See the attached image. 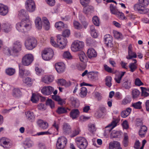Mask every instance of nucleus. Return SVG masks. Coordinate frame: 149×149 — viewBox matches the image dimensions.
Returning <instances> with one entry per match:
<instances>
[{
	"label": "nucleus",
	"instance_id": "53",
	"mask_svg": "<svg viewBox=\"0 0 149 149\" xmlns=\"http://www.w3.org/2000/svg\"><path fill=\"white\" fill-rule=\"evenodd\" d=\"M62 36L64 38L68 37L70 34V31L69 29H66L62 32Z\"/></svg>",
	"mask_w": 149,
	"mask_h": 149
},
{
	"label": "nucleus",
	"instance_id": "45",
	"mask_svg": "<svg viewBox=\"0 0 149 149\" xmlns=\"http://www.w3.org/2000/svg\"><path fill=\"white\" fill-rule=\"evenodd\" d=\"M123 143L125 147H126L128 146L129 143L128 136L127 133L124 134V138L123 141Z\"/></svg>",
	"mask_w": 149,
	"mask_h": 149
},
{
	"label": "nucleus",
	"instance_id": "39",
	"mask_svg": "<svg viewBox=\"0 0 149 149\" xmlns=\"http://www.w3.org/2000/svg\"><path fill=\"white\" fill-rule=\"evenodd\" d=\"M132 94L133 98H138L140 94V92L137 89H134L132 90Z\"/></svg>",
	"mask_w": 149,
	"mask_h": 149
},
{
	"label": "nucleus",
	"instance_id": "27",
	"mask_svg": "<svg viewBox=\"0 0 149 149\" xmlns=\"http://www.w3.org/2000/svg\"><path fill=\"white\" fill-rule=\"evenodd\" d=\"M25 114L27 119L30 121L33 122L35 119V117L33 113L30 111L25 112Z\"/></svg>",
	"mask_w": 149,
	"mask_h": 149
},
{
	"label": "nucleus",
	"instance_id": "62",
	"mask_svg": "<svg viewBox=\"0 0 149 149\" xmlns=\"http://www.w3.org/2000/svg\"><path fill=\"white\" fill-rule=\"evenodd\" d=\"M104 68L105 70L108 72L111 73L113 72L112 69L110 68L106 64L104 65Z\"/></svg>",
	"mask_w": 149,
	"mask_h": 149
},
{
	"label": "nucleus",
	"instance_id": "54",
	"mask_svg": "<svg viewBox=\"0 0 149 149\" xmlns=\"http://www.w3.org/2000/svg\"><path fill=\"white\" fill-rule=\"evenodd\" d=\"M93 22L95 25L98 26L99 25V19L97 16H95L93 18Z\"/></svg>",
	"mask_w": 149,
	"mask_h": 149
},
{
	"label": "nucleus",
	"instance_id": "51",
	"mask_svg": "<svg viewBox=\"0 0 149 149\" xmlns=\"http://www.w3.org/2000/svg\"><path fill=\"white\" fill-rule=\"evenodd\" d=\"M46 105L49 106L52 109L54 107V102L51 99H48L46 102Z\"/></svg>",
	"mask_w": 149,
	"mask_h": 149
},
{
	"label": "nucleus",
	"instance_id": "29",
	"mask_svg": "<svg viewBox=\"0 0 149 149\" xmlns=\"http://www.w3.org/2000/svg\"><path fill=\"white\" fill-rule=\"evenodd\" d=\"M70 111V109L67 107H58L56 111V112L58 114H60L65 113L68 112V111Z\"/></svg>",
	"mask_w": 149,
	"mask_h": 149
},
{
	"label": "nucleus",
	"instance_id": "56",
	"mask_svg": "<svg viewBox=\"0 0 149 149\" xmlns=\"http://www.w3.org/2000/svg\"><path fill=\"white\" fill-rule=\"evenodd\" d=\"M110 8L111 13L112 14L115 15L117 12V11L116 10V7L113 5L111 4Z\"/></svg>",
	"mask_w": 149,
	"mask_h": 149
},
{
	"label": "nucleus",
	"instance_id": "42",
	"mask_svg": "<svg viewBox=\"0 0 149 149\" xmlns=\"http://www.w3.org/2000/svg\"><path fill=\"white\" fill-rule=\"evenodd\" d=\"M111 80L112 77L111 76H107L106 77L105 79V84L109 87L111 86Z\"/></svg>",
	"mask_w": 149,
	"mask_h": 149
},
{
	"label": "nucleus",
	"instance_id": "14",
	"mask_svg": "<svg viewBox=\"0 0 149 149\" xmlns=\"http://www.w3.org/2000/svg\"><path fill=\"white\" fill-rule=\"evenodd\" d=\"M54 90V88L51 86H45L42 88L41 92L43 94L48 95L51 94Z\"/></svg>",
	"mask_w": 149,
	"mask_h": 149
},
{
	"label": "nucleus",
	"instance_id": "30",
	"mask_svg": "<svg viewBox=\"0 0 149 149\" xmlns=\"http://www.w3.org/2000/svg\"><path fill=\"white\" fill-rule=\"evenodd\" d=\"M122 133L120 131L113 130L111 133V138H120L122 136Z\"/></svg>",
	"mask_w": 149,
	"mask_h": 149
},
{
	"label": "nucleus",
	"instance_id": "57",
	"mask_svg": "<svg viewBox=\"0 0 149 149\" xmlns=\"http://www.w3.org/2000/svg\"><path fill=\"white\" fill-rule=\"evenodd\" d=\"M86 67V65L84 62H82L79 64L77 66L78 69L79 70H83Z\"/></svg>",
	"mask_w": 149,
	"mask_h": 149
},
{
	"label": "nucleus",
	"instance_id": "15",
	"mask_svg": "<svg viewBox=\"0 0 149 149\" xmlns=\"http://www.w3.org/2000/svg\"><path fill=\"white\" fill-rule=\"evenodd\" d=\"M55 67L56 71L59 73L63 72L65 68V65L63 62L58 63L56 64Z\"/></svg>",
	"mask_w": 149,
	"mask_h": 149
},
{
	"label": "nucleus",
	"instance_id": "38",
	"mask_svg": "<svg viewBox=\"0 0 149 149\" xmlns=\"http://www.w3.org/2000/svg\"><path fill=\"white\" fill-rule=\"evenodd\" d=\"M58 83L62 86H65L68 87L71 85L70 82H67L65 80L63 79H60L58 80Z\"/></svg>",
	"mask_w": 149,
	"mask_h": 149
},
{
	"label": "nucleus",
	"instance_id": "58",
	"mask_svg": "<svg viewBox=\"0 0 149 149\" xmlns=\"http://www.w3.org/2000/svg\"><path fill=\"white\" fill-rule=\"evenodd\" d=\"M73 24L74 27L75 28L80 29H82V26L77 21H74Z\"/></svg>",
	"mask_w": 149,
	"mask_h": 149
},
{
	"label": "nucleus",
	"instance_id": "13",
	"mask_svg": "<svg viewBox=\"0 0 149 149\" xmlns=\"http://www.w3.org/2000/svg\"><path fill=\"white\" fill-rule=\"evenodd\" d=\"M18 15L19 18L22 20H25L26 21H30L29 19V16L27 12H26L24 10L22 9L19 11Z\"/></svg>",
	"mask_w": 149,
	"mask_h": 149
},
{
	"label": "nucleus",
	"instance_id": "1",
	"mask_svg": "<svg viewBox=\"0 0 149 149\" xmlns=\"http://www.w3.org/2000/svg\"><path fill=\"white\" fill-rule=\"evenodd\" d=\"M17 29L22 32H26L29 31L31 27V23L30 21H26L22 20L21 22L17 23L16 26Z\"/></svg>",
	"mask_w": 149,
	"mask_h": 149
},
{
	"label": "nucleus",
	"instance_id": "19",
	"mask_svg": "<svg viewBox=\"0 0 149 149\" xmlns=\"http://www.w3.org/2000/svg\"><path fill=\"white\" fill-rule=\"evenodd\" d=\"M63 130L65 134H68L71 133V128L69 124L65 123L63 125Z\"/></svg>",
	"mask_w": 149,
	"mask_h": 149
},
{
	"label": "nucleus",
	"instance_id": "36",
	"mask_svg": "<svg viewBox=\"0 0 149 149\" xmlns=\"http://www.w3.org/2000/svg\"><path fill=\"white\" fill-rule=\"evenodd\" d=\"M16 72V70L15 68H9L5 70V72L7 75L11 76L15 74Z\"/></svg>",
	"mask_w": 149,
	"mask_h": 149
},
{
	"label": "nucleus",
	"instance_id": "43",
	"mask_svg": "<svg viewBox=\"0 0 149 149\" xmlns=\"http://www.w3.org/2000/svg\"><path fill=\"white\" fill-rule=\"evenodd\" d=\"M84 6L85 7L83 8V12L86 14L92 11L93 10V7L89 5L86 6V5H85Z\"/></svg>",
	"mask_w": 149,
	"mask_h": 149
},
{
	"label": "nucleus",
	"instance_id": "37",
	"mask_svg": "<svg viewBox=\"0 0 149 149\" xmlns=\"http://www.w3.org/2000/svg\"><path fill=\"white\" fill-rule=\"evenodd\" d=\"M35 25L36 28L38 29H40L42 28V24L41 19L40 18L37 17L35 21Z\"/></svg>",
	"mask_w": 149,
	"mask_h": 149
},
{
	"label": "nucleus",
	"instance_id": "16",
	"mask_svg": "<svg viewBox=\"0 0 149 149\" xmlns=\"http://www.w3.org/2000/svg\"><path fill=\"white\" fill-rule=\"evenodd\" d=\"M132 45H130L128 47V56H127L126 58L128 59H130L132 58H136L137 55L136 53L132 51Z\"/></svg>",
	"mask_w": 149,
	"mask_h": 149
},
{
	"label": "nucleus",
	"instance_id": "60",
	"mask_svg": "<svg viewBox=\"0 0 149 149\" xmlns=\"http://www.w3.org/2000/svg\"><path fill=\"white\" fill-rule=\"evenodd\" d=\"M115 15H117L118 18L121 19H124L125 18L124 14L118 11L117 13L115 14Z\"/></svg>",
	"mask_w": 149,
	"mask_h": 149
},
{
	"label": "nucleus",
	"instance_id": "22",
	"mask_svg": "<svg viewBox=\"0 0 149 149\" xmlns=\"http://www.w3.org/2000/svg\"><path fill=\"white\" fill-rule=\"evenodd\" d=\"M87 55L89 58L96 57L97 56V53L93 48H91L88 49L87 52Z\"/></svg>",
	"mask_w": 149,
	"mask_h": 149
},
{
	"label": "nucleus",
	"instance_id": "41",
	"mask_svg": "<svg viewBox=\"0 0 149 149\" xmlns=\"http://www.w3.org/2000/svg\"><path fill=\"white\" fill-rule=\"evenodd\" d=\"M80 92L79 95L82 97H85L86 95L87 92V88L85 87H82L80 89Z\"/></svg>",
	"mask_w": 149,
	"mask_h": 149
},
{
	"label": "nucleus",
	"instance_id": "20",
	"mask_svg": "<svg viewBox=\"0 0 149 149\" xmlns=\"http://www.w3.org/2000/svg\"><path fill=\"white\" fill-rule=\"evenodd\" d=\"M37 124L40 128L43 130L47 129L48 127V124L47 122L41 119H39L37 121Z\"/></svg>",
	"mask_w": 149,
	"mask_h": 149
},
{
	"label": "nucleus",
	"instance_id": "46",
	"mask_svg": "<svg viewBox=\"0 0 149 149\" xmlns=\"http://www.w3.org/2000/svg\"><path fill=\"white\" fill-rule=\"evenodd\" d=\"M63 56L64 58L68 60H71L73 58V57L70 53L68 51L65 52Z\"/></svg>",
	"mask_w": 149,
	"mask_h": 149
},
{
	"label": "nucleus",
	"instance_id": "52",
	"mask_svg": "<svg viewBox=\"0 0 149 149\" xmlns=\"http://www.w3.org/2000/svg\"><path fill=\"white\" fill-rule=\"evenodd\" d=\"M113 33L115 38L117 39H122L123 38L122 34L117 31H113Z\"/></svg>",
	"mask_w": 149,
	"mask_h": 149
},
{
	"label": "nucleus",
	"instance_id": "61",
	"mask_svg": "<svg viewBox=\"0 0 149 149\" xmlns=\"http://www.w3.org/2000/svg\"><path fill=\"white\" fill-rule=\"evenodd\" d=\"M140 4H141L143 6L148 5L149 3V0H139Z\"/></svg>",
	"mask_w": 149,
	"mask_h": 149
},
{
	"label": "nucleus",
	"instance_id": "17",
	"mask_svg": "<svg viewBox=\"0 0 149 149\" xmlns=\"http://www.w3.org/2000/svg\"><path fill=\"white\" fill-rule=\"evenodd\" d=\"M9 9L7 6L0 3V15L2 16L6 15L8 12Z\"/></svg>",
	"mask_w": 149,
	"mask_h": 149
},
{
	"label": "nucleus",
	"instance_id": "26",
	"mask_svg": "<svg viewBox=\"0 0 149 149\" xmlns=\"http://www.w3.org/2000/svg\"><path fill=\"white\" fill-rule=\"evenodd\" d=\"M140 127L141 128L139 132V135L141 137H145L147 132V128L144 125H142Z\"/></svg>",
	"mask_w": 149,
	"mask_h": 149
},
{
	"label": "nucleus",
	"instance_id": "2",
	"mask_svg": "<svg viewBox=\"0 0 149 149\" xmlns=\"http://www.w3.org/2000/svg\"><path fill=\"white\" fill-rule=\"evenodd\" d=\"M75 141L77 146L80 149H85L86 148L88 142L84 137H77L76 138Z\"/></svg>",
	"mask_w": 149,
	"mask_h": 149
},
{
	"label": "nucleus",
	"instance_id": "12",
	"mask_svg": "<svg viewBox=\"0 0 149 149\" xmlns=\"http://www.w3.org/2000/svg\"><path fill=\"white\" fill-rule=\"evenodd\" d=\"M22 43L18 41L15 42L13 45L12 49L13 53H17L22 50Z\"/></svg>",
	"mask_w": 149,
	"mask_h": 149
},
{
	"label": "nucleus",
	"instance_id": "59",
	"mask_svg": "<svg viewBox=\"0 0 149 149\" xmlns=\"http://www.w3.org/2000/svg\"><path fill=\"white\" fill-rule=\"evenodd\" d=\"M47 3L50 6H53L55 5V0H45Z\"/></svg>",
	"mask_w": 149,
	"mask_h": 149
},
{
	"label": "nucleus",
	"instance_id": "21",
	"mask_svg": "<svg viewBox=\"0 0 149 149\" xmlns=\"http://www.w3.org/2000/svg\"><path fill=\"white\" fill-rule=\"evenodd\" d=\"M132 60L134 62L130 63L129 65L130 69V71L131 72H133L136 70L137 68L138 65L137 64V60L135 59H133Z\"/></svg>",
	"mask_w": 149,
	"mask_h": 149
},
{
	"label": "nucleus",
	"instance_id": "44",
	"mask_svg": "<svg viewBox=\"0 0 149 149\" xmlns=\"http://www.w3.org/2000/svg\"><path fill=\"white\" fill-rule=\"evenodd\" d=\"M79 57L80 61L84 62L86 61L87 58L85 53L84 52H81L79 54Z\"/></svg>",
	"mask_w": 149,
	"mask_h": 149
},
{
	"label": "nucleus",
	"instance_id": "4",
	"mask_svg": "<svg viewBox=\"0 0 149 149\" xmlns=\"http://www.w3.org/2000/svg\"><path fill=\"white\" fill-rule=\"evenodd\" d=\"M0 145L5 149H9L12 147L13 143L10 139L4 137L0 139Z\"/></svg>",
	"mask_w": 149,
	"mask_h": 149
},
{
	"label": "nucleus",
	"instance_id": "32",
	"mask_svg": "<svg viewBox=\"0 0 149 149\" xmlns=\"http://www.w3.org/2000/svg\"><path fill=\"white\" fill-rule=\"evenodd\" d=\"M42 20L45 30H48L50 28V24L48 19L47 18L44 17L42 18Z\"/></svg>",
	"mask_w": 149,
	"mask_h": 149
},
{
	"label": "nucleus",
	"instance_id": "24",
	"mask_svg": "<svg viewBox=\"0 0 149 149\" xmlns=\"http://www.w3.org/2000/svg\"><path fill=\"white\" fill-rule=\"evenodd\" d=\"M55 26L56 29L59 31H61L64 28H67V25L65 24L63 22L59 21L55 23Z\"/></svg>",
	"mask_w": 149,
	"mask_h": 149
},
{
	"label": "nucleus",
	"instance_id": "23",
	"mask_svg": "<svg viewBox=\"0 0 149 149\" xmlns=\"http://www.w3.org/2000/svg\"><path fill=\"white\" fill-rule=\"evenodd\" d=\"M79 113V111L78 109H73L70 113V116L72 119H74L78 117Z\"/></svg>",
	"mask_w": 149,
	"mask_h": 149
},
{
	"label": "nucleus",
	"instance_id": "8",
	"mask_svg": "<svg viewBox=\"0 0 149 149\" xmlns=\"http://www.w3.org/2000/svg\"><path fill=\"white\" fill-rule=\"evenodd\" d=\"M33 60V56L32 54H26L23 57L22 60V63L23 65L27 66L31 63Z\"/></svg>",
	"mask_w": 149,
	"mask_h": 149
},
{
	"label": "nucleus",
	"instance_id": "33",
	"mask_svg": "<svg viewBox=\"0 0 149 149\" xmlns=\"http://www.w3.org/2000/svg\"><path fill=\"white\" fill-rule=\"evenodd\" d=\"M29 73V71L19 68V75L20 78H23L25 76L28 75Z\"/></svg>",
	"mask_w": 149,
	"mask_h": 149
},
{
	"label": "nucleus",
	"instance_id": "64",
	"mask_svg": "<svg viewBox=\"0 0 149 149\" xmlns=\"http://www.w3.org/2000/svg\"><path fill=\"white\" fill-rule=\"evenodd\" d=\"M88 130L92 132H93L96 130L95 126L94 125L90 124L88 125Z\"/></svg>",
	"mask_w": 149,
	"mask_h": 149
},
{
	"label": "nucleus",
	"instance_id": "28",
	"mask_svg": "<svg viewBox=\"0 0 149 149\" xmlns=\"http://www.w3.org/2000/svg\"><path fill=\"white\" fill-rule=\"evenodd\" d=\"M120 147V143L117 141L111 142L109 143V149H116Z\"/></svg>",
	"mask_w": 149,
	"mask_h": 149
},
{
	"label": "nucleus",
	"instance_id": "40",
	"mask_svg": "<svg viewBox=\"0 0 149 149\" xmlns=\"http://www.w3.org/2000/svg\"><path fill=\"white\" fill-rule=\"evenodd\" d=\"M4 31L6 32H8L11 29L12 26L10 24L8 23H6L3 24Z\"/></svg>",
	"mask_w": 149,
	"mask_h": 149
},
{
	"label": "nucleus",
	"instance_id": "48",
	"mask_svg": "<svg viewBox=\"0 0 149 149\" xmlns=\"http://www.w3.org/2000/svg\"><path fill=\"white\" fill-rule=\"evenodd\" d=\"M142 102L139 101L136 102L132 103V106L134 108L136 109H140L141 108Z\"/></svg>",
	"mask_w": 149,
	"mask_h": 149
},
{
	"label": "nucleus",
	"instance_id": "47",
	"mask_svg": "<svg viewBox=\"0 0 149 149\" xmlns=\"http://www.w3.org/2000/svg\"><path fill=\"white\" fill-rule=\"evenodd\" d=\"M52 128L48 129L47 131L42 132H38L37 134V135L38 136L43 135H51L53 133V132L52 131Z\"/></svg>",
	"mask_w": 149,
	"mask_h": 149
},
{
	"label": "nucleus",
	"instance_id": "10",
	"mask_svg": "<svg viewBox=\"0 0 149 149\" xmlns=\"http://www.w3.org/2000/svg\"><path fill=\"white\" fill-rule=\"evenodd\" d=\"M134 8L135 10L138 11L141 14H145L147 13L149 11V10L148 9H145L144 6L141 4H140V3L139 4L134 5Z\"/></svg>",
	"mask_w": 149,
	"mask_h": 149
},
{
	"label": "nucleus",
	"instance_id": "25",
	"mask_svg": "<svg viewBox=\"0 0 149 149\" xmlns=\"http://www.w3.org/2000/svg\"><path fill=\"white\" fill-rule=\"evenodd\" d=\"M105 43L108 46H111V45L112 41V37L109 34H107L104 37Z\"/></svg>",
	"mask_w": 149,
	"mask_h": 149
},
{
	"label": "nucleus",
	"instance_id": "7",
	"mask_svg": "<svg viewBox=\"0 0 149 149\" xmlns=\"http://www.w3.org/2000/svg\"><path fill=\"white\" fill-rule=\"evenodd\" d=\"M67 139L64 136L58 138L56 143V148L57 149H63L66 145Z\"/></svg>",
	"mask_w": 149,
	"mask_h": 149
},
{
	"label": "nucleus",
	"instance_id": "50",
	"mask_svg": "<svg viewBox=\"0 0 149 149\" xmlns=\"http://www.w3.org/2000/svg\"><path fill=\"white\" fill-rule=\"evenodd\" d=\"M119 121L120 120L118 118L113 120L107 127H111V128H113L116 126Z\"/></svg>",
	"mask_w": 149,
	"mask_h": 149
},
{
	"label": "nucleus",
	"instance_id": "5",
	"mask_svg": "<svg viewBox=\"0 0 149 149\" xmlns=\"http://www.w3.org/2000/svg\"><path fill=\"white\" fill-rule=\"evenodd\" d=\"M54 52L51 48L45 49L43 51L42 54V58L45 60H49L53 57Z\"/></svg>",
	"mask_w": 149,
	"mask_h": 149
},
{
	"label": "nucleus",
	"instance_id": "63",
	"mask_svg": "<svg viewBox=\"0 0 149 149\" xmlns=\"http://www.w3.org/2000/svg\"><path fill=\"white\" fill-rule=\"evenodd\" d=\"M141 88L142 90L141 95L142 96L147 97L149 95V93H147L144 89H146V88L143 87H141Z\"/></svg>",
	"mask_w": 149,
	"mask_h": 149
},
{
	"label": "nucleus",
	"instance_id": "11",
	"mask_svg": "<svg viewBox=\"0 0 149 149\" xmlns=\"http://www.w3.org/2000/svg\"><path fill=\"white\" fill-rule=\"evenodd\" d=\"M26 8L29 12H32L34 11L36 6L34 2L32 0H27L26 3Z\"/></svg>",
	"mask_w": 149,
	"mask_h": 149
},
{
	"label": "nucleus",
	"instance_id": "6",
	"mask_svg": "<svg viewBox=\"0 0 149 149\" xmlns=\"http://www.w3.org/2000/svg\"><path fill=\"white\" fill-rule=\"evenodd\" d=\"M84 43L82 41H75L71 45V50L74 52L79 51L84 47Z\"/></svg>",
	"mask_w": 149,
	"mask_h": 149
},
{
	"label": "nucleus",
	"instance_id": "31",
	"mask_svg": "<svg viewBox=\"0 0 149 149\" xmlns=\"http://www.w3.org/2000/svg\"><path fill=\"white\" fill-rule=\"evenodd\" d=\"M22 95V92L18 88L14 89L12 91V95L15 97H19Z\"/></svg>",
	"mask_w": 149,
	"mask_h": 149
},
{
	"label": "nucleus",
	"instance_id": "9",
	"mask_svg": "<svg viewBox=\"0 0 149 149\" xmlns=\"http://www.w3.org/2000/svg\"><path fill=\"white\" fill-rule=\"evenodd\" d=\"M57 42L58 44V47L61 49L65 47L67 42V39L63 37L61 35H58L57 36Z\"/></svg>",
	"mask_w": 149,
	"mask_h": 149
},
{
	"label": "nucleus",
	"instance_id": "3",
	"mask_svg": "<svg viewBox=\"0 0 149 149\" xmlns=\"http://www.w3.org/2000/svg\"><path fill=\"white\" fill-rule=\"evenodd\" d=\"M37 44L36 40L34 38H29L25 41L24 45L26 48L29 50H31L35 48Z\"/></svg>",
	"mask_w": 149,
	"mask_h": 149
},
{
	"label": "nucleus",
	"instance_id": "49",
	"mask_svg": "<svg viewBox=\"0 0 149 149\" xmlns=\"http://www.w3.org/2000/svg\"><path fill=\"white\" fill-rule=\"evenodd\" d=\"M123 81L122 84L123 86L126 89H130L131 88L130 82L128 80H123Z\"/></svg>",
	"mask_w": 149,
	"mask_h": 149
},
{
	"label": "nucleus",
	"instance_id": "35",
	"mask_svg": "<svg viewBox=\"0 0 149 149\" xmlns=\"http://www.w3.org/2000/svg\"><path fill=\"white\" fill-rule=\"evenodd\" d=\"M98 74L99 72H90L88 73V76L90 79L93 80L98 77Z\"/></svg>",
	"mask_w": 149,
	"mask_h": 149
},
{
	"label": "nucleus",
	"instance_id": "34",
	"mask_svg": "<svg viewBox=\"0 0 149 149\" xmlns=\"http://www.w3.org/2000/svg\"><path fill=\"white\" fill-rule=\"evenodd\" d=\"M23 81L28 86L30 87L33 84V80L29 77H26L23 79Z\"/></svg>",
	"mask_w": 149,
	"mask_h": 149
},
{
	"label": "nucleus",
	"instance_id": "18",
	"mask_svg": "<svg viewBox=\"0 0 149 149\" xmlns=\"http://www.w3.org/2000/svg\"><path fill=\"white\" fill-rule=\"evenodd\" d=\"M54 79V77L52 75H45L42 78L41 81L42 82L48 84L52 82Z\"/></svg>",
	"mask_w": 149,
	"mask_h": 149
},
{
	"label": "nucleus",
	"instance_id": "55",
	"mask_svg": "<svg viewBox=\"0 0 149 149\" xmlns=\"http://www.w3.org/2000/svg\"><path fill=\"white\" fill-rule=\"evenodd\" d=\"M131 101V98L128 97H126L123 100L122 104H123L125 105L130 103Z\"/></svg>",
	"mask_w": 149,
	"mask_h": 149
}]
</instances>
